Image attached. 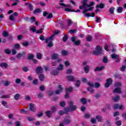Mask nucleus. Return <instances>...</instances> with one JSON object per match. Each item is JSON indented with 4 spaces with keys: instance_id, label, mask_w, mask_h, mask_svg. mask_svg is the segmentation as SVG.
Masks as SVG:
<instances>
[{
    "instance_id": "nucleus-52",
    "label": "nucleus",
    "mask_w": 126,
    "mask_h": 126,
    "mask_svg": "<svg viewBox=\"0 0 126 126\" xmlns=\"http://www.w3.org/2000/svg\"><path fill=\"white\" fill-rule=\"evenodd\" d=\"M30 21L31 23H33V22H35V17H32L30 19Z\"/></svg>"
},
{
    "instance_id": "nucleus-54",
    "label": "nucleus",
    "mask_w": 126,
    "mask_h": 126,
    "mask_svg": "<svg viewBox=\"0 0 126 126\" xmlns=\"http://www.w3.org/2000/svg\"><path fill=\"white\" fill-rule=\"evenodd\" d=\"M68 37L67 36V35H65L63 37V41L66 42V39H68Z\"/></svg>"
},
{
    "instance_id": "nucleus-64",
    "label": "nucleus",
    "mask_w": 126,
    "mask_h": 126,
    "mask_svg": "<svg viewBox=\"0 0 126 126\" xmlns=\"http://www.w3.org/2000/svg\"><path fill=\"white\" fill-rule=\"evenodd\" d=\"M15 82L17 84H19V83H20V82H21V80H20V79H17L15 80Z\"/></svg>"
},
{
    "instance_id": "nucleus-12",
    "label": "nucleus",
    "mask_w": 126,
    "mask_h": 126,
    "mask_svg": "<svg viewBox=\"0 0 126 126\" xmlns=\"http://www.w3.org/2000/svg\"><path fill=\"white\" fill-rule=\"evenodd\" d=\"M115 87H119V88H121L123 86V84L121 83V82H117L115 84H114Z\"/></svg>"
},
{
    "instance_id": "nucleus-9",
    "label": "nucleus",
    "mask_w": 126,
    "mask_h": 126,
    "mask_svg": "<svg viewBox=\"0 0 126 126\" xmlns=\"http://www.w3.org/2000/svg\"><path fill=\"white\" fill-rule=\"evenodd\" d=\"M114 109L115 110L117 109H119V110H124V106L119 105V104H114Z\"/></svg>"
},
{
    "instance_id": "nucleus-57",
    "label": "nucleus",
    "mask_w": 126,
    "mask_h": 126,
    "mask_svg": "<svg viewBox=\"0 0 126 126\" xmlns=\"http://www.w3.org/2000/svg\"><path fill=\"white\" fill-rule=\"evenodd\" d=\"M91 122L92 124H96V119L94 118H92L91 120Z\"/></svg>"
},
{
    "instance_id": "nucleus-25",
    "label": "nucleus",
    "mask_w": 126,
    "mask_h": 126,
    "mask_svg": "<svg viewBox=\"0 0 126 126\" xmlns=\"http://www.w3.org/2000/svg\"><path fill=\"white\" fill-rule=\"evenodd\" d=\"M59 73H60V70L58 69L52 72V74H53L54 75H58Z\"/></svg>"
},
{
    "instance_id": "nucleus-47",
    "label": "nucleus",
    "mask_w": 126,
    "mask_h": 126,
    "mask_svg": "<svg viewBox=\"0 0 126 126\" xmlns=\"http://www.w3.org/2000/svg\"><path fill=\"white\" fill-rule=\"evenodd\" d=\"M90 117H91V116L90 115V114H88V113H86L85 114V119H89V118H90Z\"/></svg>"
},
{
    "instance_id": "nucleus-62",
    "label": "nucleus",
    "mask_w": 126,
    "mask_h": 126,
    "mask_svg": "<svg viewBox=\"0 0 126 126\" xmlns=\"http://www.w3.org/2000/svg\"><path fill=\"white\" fill-rule=\"evenodd\" d=\"M1 98H10V95H2V96H1Z\"/></svg>"
},
{
    "instance_id": "nucleus-18",
    "label": "nucleus",
    "mask_w": 126,
    "mask_h": 126,
    "mask_svg": "<svg viewBox=\"0 0 126 126\" xmlns=\"http://www.w3.org/2000/svg\"><path fill=\"white\" fill-rule=\"evenodd\" d=\"M104 68V66L101 67H97L95 69L94 71H100L101 70H103V69Z\"/></svg>"
},
{
    "instance_id": "nucleus-33",
    "label": "nucleus",
    "mask_w": 126,
    "mask_h": 126,
    "mask_svg": "<svg viewBox=\"0 0 126 126\" xmlns=\"http://www.w3.org/2000/svg\"><path fill=\"white\" fill-rule=\"evenodd\" d=\"M57 69L58 70H63V65L62 64H60Z\"/></svg>"
},
{
    "instance_id": "nucleus-44",
    "label": "nucleus",
    "mask_w": 126,
    "mask_h": 126,
    "mask_svg": "<svg viewBox=\"0 0 126 126\" xmlns=\"http://www.w3.org/2000/svg\"><path fill=\"white\" fill-rule=\"evenodd\" d=\"M92 40V36L91 35H89L88 37H87V41L88 42H90Z\"/></svg>"
},
{
    "instance_id": "nucleus-36",
    "label": "nucleus",
    "mask_w": 126,
    "mask_h": 126,
    "mask_svg": "<svg viewBox=\"0 0 126 126\" xmlns=\"http://www.w3.org/2000/svg\"><path fill=\"white\" fill-rule=\"evenodd\" d=\"M72 91V88L71 87H69L66 89V93H67L68 92H71Z\"/></svg>"
},
{
    "instance_id": "nucleus-55",
    "label": "nucleus",
    "mask_w": 126,
    "mask_h": 126,
    "mask_svg": "<svg viewBox=\"0 0 126 126\" xmlns=\"http://www.w3.org/2000/svg\"><path fill=\"white\" fill-rule=\"evenodd\" d=\"M126 65L122 66L120 69V70H121V71H125L126 70Z\"/></svg>"
},
{
    "instance_id": "nucleus-1",
    "label": "nucleus",
    "mask_w": 126,
    "mask_h": 126,
    "mask_svg": "<svg viewBox=\"0 0 126 126\" xmlns=\"http://www.w3.org/2000/svg\"><path fill=\"white\" fill-rule=\"evenodd\" d=\"M89 0H83L82 3L83 5L82 6H80L79 7L80 9H84V11H83V14H85L87 12V11H90L91 10H93L94 7H89V8H87L88 4H87V1H88Z\"/></svg>"
},
{
    "instance_id": "nucleus-3",
    "label": "nucleus",
    "mask_w": 126,
    "mask_h": 126,
    "mask_svg": "<svg viewBox=\"0 0 126 126\" xmlns=\"http://www.w3.org/2000/svg\"><path fill=\"white\" fill-rule=\"evenodd\" d=\"M54 38V35L50 36L49 38L45 39V43H47L48 44L47 45L48 47L51 48L53 46V39Z\"/></svg>"
},
{
    "instance_id": "nucleus-43",
    "label": "nucleus",
    "mask_w": 126,
    "mask_h": 126,
    "mask_svg": "<svg viewBox=\"0 0 126 126\" xmlns=\"http://www.w3.org/2000/svg\"><path fill=\"white\" fill-rule=\"evenodd\" d=\"M118 57L119 56L118 55L113 54L111 55L112 59H118Z\"/></svg>"
},
{
    "instance_id": "nucleus-34",
    "label": "nucleus",
    "mask_w": 126,
    "mask_h": 126,
    "mask_svg": "<svg viewBox=\"0 0 126 126\" xmlns=\"http://www.w3.org/2000/svg\"><path fill=\"white\" fill-rule=\"evenodd\" d=\"M96 119L98 121V122H102V117L99 115H97L96 116Z\"/></svg>"
},
{
    "instance_id": "nucleus-6",
    "label": "nucleus",
    "mask_w": 126,
    "mask_h": 126,
    "mask_svg": "<svg viewBox=\"0 0 126 126\" xmlns=\"http://www.w3.org/2000/svg\"><path fill=\"white\" fill-rule=\"evenodd\" d=\"M71 40L73 43H74V44L76 46H78V45H80V43H81V41L80 40H78L77 41H75L76 40V37L74 36L71 38Z\"/></svg>"
},
{
    "instance_id": "nucleus-17",
    "label": "nucleus",
    "mask_w": 126,
    "mask_h": 126,
    "mask_svg": "<svg viewBox=\"0 0 126 126\" xmlns=\"http://www.w3.org/2000/svg\"><path fill=\"white\" fill-rule=\"evenodd\" d=\"M86 17H90L91 16L92 17H94L95 16V13H87L86 14Z\"/></svg>"
},
{
    "instance_id": "nucleus-30",
    "label": "nucleus",
    "mask_w": 126,
    "mask_h": 126,
    "mask_svg": "<svg viewBox=\"0 0 126 126\" xmlns=\"http://www.w3.org/2000/svg\"><path fill=\"white\" fill-rule=\"evenodd\" d=\"M104 4L103 3H100L96 6V8H103Z\"/></svg>"
},
{
    "instance_id": "nucleus-28",
    "label": "nucleus",
    "mask_w": 126,
    "mask_h": 126,
    "mask_svg": "<svg viewBox=\"0 0 126 126\" xmlns=\"http://www.w3.org/2000/svg\"><path fill=\"white\" fill-rule=\"evenodd\" d=\"M26 4H27L29 8H30V10H32L33 8V6L32 5V4L30 3H26Z\"/></svg>"
},
{
    "instance_id": "nucleus-42",
    "label": "nucleus",
    "mask_w": 126,
    "mask_h": 126,
    "mask_svg": "<svg viewBox=\"0 0 126 126\" xmlns=\"http://www.w3.org/2000/svg\"><path fill=\"white\" fill-rule=\"evenodd\" d=\"M81 101L83 103V105H85V104H86V99L84 98H82Z\"/></svg>"
},
{
    "instance_id": "nucleus-24",
    "label": "nucleus",
    "mask_w": 126,
    "mask_h": 126,
    "mask_svg": "<svg viewBox=\"0 0 126 126\" xmlns=\"http://www.w3.org/2000/svg\"><path fill=\"white\" fill-rule=\"evenodd\" d=\"M67 79L69 81H73V80H74V77H73V76H68L67 77Z\"/></svg>"
},
{
    "instance_id": "nucleus-31",
    "label": "nucleus",
    "mask_w": 126,
    "mask_h": 126,
    "mask_svg": "<svg viewBox=\"0 0 126 126\" xmlns=\"http://www.w3.org/2000/svg\"><path fill=\"white\" fill-rule=\"evenodd\" d=\"M62 54L63 56H67V55H68V52L65 50H63Z\"/></svg>"
},
{
    "instance_id": "nucleus-5",
    "label": "nucleus",
    "mask_w": 126,
    "mask_h": 126,
    "mask_svg": "<svg viewBox=\"0 0 126 126\" xmlns=\"http://www.w3.org/2000/svg\"><path fill=\"white\" fill-rule=\"evenodd\" d=\"M28 107L30 110V111H32V112L36 111V106H35V104L33 103H30L29 104Z\"/></svg>"
},
{
    "instance_id": "nucleus-11",
    "label": "nucleus",
    "mask_w": 126,
    "mask_h": 126,
    "mask_svg": "<svg viewBox=\"0 0 126 126\" xmlns=\"http://www.w3.org/2000/svg\"><path fill=\"white\" fill-rule=\"evenodd\" d=\"M36 72L38 74H41L43 72V68L41 66L37 67L36 69Z\"/></svg>"
},
{
    "instance_id": "nucleus-13",
    "label": "nucleus",
    "mask_w": 126,
    "mask_h": 126,
    "mask_svg": "<svg viewBox=\"0 0 126 126\" xmlns=\"http://www.w3.org/2000/svg\"><path fill=\"white\" fill-rule=\"evenodd\" d=\"M65 11H72V12H80V10L77 9L76 11H75L74 10H71L70 9H69V8H65Z\"/></svg>"
},
{
    "instance_id": "nucleus-2",
    "label": "nucleus",
    "mask_w": 126,
    "mask_h": 126,
    "mask_svg": "<svg viewBox=\"0 0 126 126\" xmlns=\"http://www.w3.org/2000/svg\"><path fill=\"white\" fill-rule=\"evenodd\" d=\"M69 107L65 108V113L67 114L69 112H73L77 109V106L73 105V101H70L68 102Z\"/></svg>"
},
{
    "instance_id": "nucleus-53",
    "label": "nucleus",
    "mask_w": 126,
    "mask_h": 126,
    "mask_svg": "<svg viewBox=\"0 0 126 126\" xmlns=\"http://www.w3.org/2000/svg\"><path fill=\"white\" fill-rule=\"evenodd\" d=\"M76 87H79V86H80V81L77 80L76 83Z\"/></svg>"
},
{
    "instance_id": "nucleus-49",
    "label": "nucleus",
    "mask_w": 126,
    "mask_h": 126,
    "mask_svg": "<svg viewBox=\"0 0 126 126\" xmlns=\"http://www.w3.org/2000/svg\"><path fill=\"white\" fill-rule=\"evenodd\" d=\"M60 106L61 107H64L65 106V102L63 101L60 102Z\"/></svg>"
},
{
    "instance_id": "nucleus-19",
    "label": "nucleus",
    "mask_w": 126,
    "mask_h": 126,
    "mask_svg": "<svg viewBox=\"0 0 126 126\" xmlns=\"http://www.w3.org/2000/svg\"><path fill=\"white\" fill-rule=\"evenodd\" d=\"M0 66L1 67H4V68H6L7 67V64L5 63H2L0 64Z\"/></svg>"
},
{
    "instance_id": "nucleus-16",
    "label": "nucleus",
    "mask_w": 126,
    "mask_h": 126,
    "mask_svg": "<svg viewBox=\"0 0 126 126\" xmlns=\"http://www.w3.org/2000/svg\"><path fill=\"white\" fill-rule=\"evenodd\" d=\"M59 57L60 55H59V54L57 53H54L52 55V58L53 59V60H56V59H58V58H59Z\"/></svg>"
},
{
    "instance_id": "nucleus-35",
    "label": "nucleus",
    "mask_w": 126,
    "mask_h": 126,
    "mask_svg": "<svg viewBox=\"0 0 126 126\" xmlns=\"http://www.w3.org/2000/svg\"><path fill=\"white\" fill-rule=\"evenodd\" d=\"M114 10H115V7H111L109 9V12H110V13H111V14H114Z\"/></svg>"
},
{
    "instance_id": "nucleus-40",
    "label": "nucleus",
    "mask_w": 126,
    "mask_h": 126,
    "mask_svg": "<svg viewBox=\"0 0 126 126\" xmlns=\"http://www.w3.org/2000/svg\"><path fill=\"white\" fill-rule=\"evenodd\" d=\"M20 112L21 114H28V111H26L24 109H22V110H20Z\"/></svg>"
},
{
    "instance_id": "nucleus-32",
    "label": "nucleus",
    "mask_w": 126,
    "mask_h": 126,
    "mask_svg": "<svg viewBox=\"0 0 126 126\" xmlns=\"http://www.w3.org/2000/svg\"><path fill=\"white\" fill-rule=\"evenodd\" d=\"M64 64L65 66H69L70 65V62H69V61H66L64 62Z\"/></svg>"
},
{
    "instance_id": "nucleus-58",
    "label": "nucleus",
    "mask_w": 126,
    "mask_h": 126,
    "mask_svg": "<svg viewBox=\"0 0 126 126\" xmlns=\"http://www.w3.org/2000/svg\"><path fill=\"white\" fill-rule=\"evenodd\" d=\"M11 52V51L9 49H6L5 50V53L7 54V55H9V54H10Z\"/></svg>"
},
{
    "instance_id": "nucleus-51",
    "label": "nucleus",
    "mask_w": 126,
    "mask_h": 126,
    "mask_svg": "<svg viewBox=\"0 0 126 126\" xmlns=\"http://www.w3.org/2000/svg\"><path fill=\"white\" fill-rule=\"evenodd\" d=\"M14 48H15V49H19V48H20V45H19V44H14Z\"/></svg>"
},
{
    "instance_id": "nucleus-27",
    "label": "nucleus",
    "mask_w": 126,
    "mask_h": 126,
    "mask_svg": "<svg viewBox=\"0 0 126 126\" xmlns=\"http://www.w3.org/2000/svg\"><path fill=\"white\" fill-rule=\"evenodd\" d=\"M124 8L122 7H119L117 8V12L118 13H122L123 12V9Z\"/></svg>"
},
{
    "instance_id": "nucleus-61",
    "label": "nucleus",
    "mask_w": 126,
    "mask_h": 126,
    "mask_svg": "<svg viewBox=\"0 0 126 126\" xmlns=\"http://www.w3.org/2000/svg\"><path fill=\"white\" fill-rule=\"evenodd\" d=\"M9 19L11 21H14V17L13 16V15H11L9 17Z\"/></svg>"
},
{
    "instance_id": "nucleus-45",
    "label": "nucleus",
    "mask_w": 126,
    "mask_h": 126,
    "mask_svg": "<svg viewBox=\"0 0 126 126\" xmlns=\"http://www.w3.org/2000/svg\"><path fill=\"white\" fill-rule=\"evenodd\" d=\"M35 32L37 34H41V33H43V30L40 29V30H38L36 31Z\"/></svg>"
},
{
    "instance_id": "nucleus-10",
    "label": "nucleus",
    "mask_w": 126,
    "mask_h": 126,
    "mask_svg": "<svg viewBox=\"0 0 126 126\" xmlns=\"http://www.w3.org/2000/svg\"><path fill=\"white\" fill-rule=\"evenodd\" d=\"M113 92L120 94V93H122V89L120 87L116 88L113 90Z\"/></svg>"
},
{
    "instance_id": "nucleus-48",
    "label": "nucleus",
    "mask_w": 126,
    "mask_h": 126,
    "mask_svg": "<svg viewBox=\"0 0 126 126\" xmlns=\"http://www.w3.org/2000/svg\"><path fill=\"white\" fill-rule=\"evenodd\" d=\"M116 126H120L122 125V121H118L115 123Z\"/></svg>"
},
{
    "instance_id": "nucleus-50",
    "label": "nucleus",
    "mask_w": 126,
    "mask_h": 126,
    "mask_svg": "<svg viewBox=\"0 0 126 126\" xmlns=\"http://www.w3.org/2000/svg\"><path fill=\"white\" fill-rule=\"evenodd\" d=\"M57 110V107L56 106H53L51 108V111L54 113V112H56V110Z\"/></svg>"
},
{
    "instance_id": "nucleus-29",
    "label": "nucleus",
    "mask_w": 126,
    "mask_h": 126,
    "mask_svg": "<svg viewBox=\"0 0 126 126\" xmlns=\"http://www.w3.org/2000/svg\"><path fill=\"white\" fill-rule=\"evenodd\" d=\"M36 58L38 60H41L42 59V54L37 53Z\"/></svg>"
},
{
    "instance_id": "nucleus-26",
    "label": "nucleus",
    "mask_w": 126,
    "mask_h": 126,
    "mask_svg": "<svg viewBox=\"0 0 126 126\" xmlns=\"http://www.w3.org/2000/svg\"><path fill=\"white\" fill-rule=\"evenodd\" d=\"M113 100L114 102H118V101L120 100V96L119 95L116 96L113 98Z\"/></svg>"
},
{
    "instance_id": "nucleus-20",
    "label": "nucleus",
    "mask_w": 126,
    "mask_h": 126,
    "mask_svg": "<svg viewBox=\"0 0 126 126\" xmlns=\"http://www.w3.org/2000/svg\"><path fill=\"white\" fill-rule=\"evenodd\" d=\"M47 117H48V118H51V116H52V112L50 111H47L45 113Z\"/></svg>"
},
{
    "instance_id": "nucleus-14",
    "label": "nucleus",
    "mask_w": 126,
    "mask_h": 126,
    "mask_svg": "<svg viewBox=\"0 0 126 126\" xmlns=\"http://www.w3.org/2000/svg\"><path fill=\"white\" fill-rule=\"evenodd\" d=\"M89 68H90V67L88 65L84 66V70L85 73H88V72H89Z\"/></svg>"
},
{
    "instance_id": "nucleus-21",
    "label": "nucleus",
    "mask_w": 126,
    "mask_h": 126,
    "mask_svg": "<svg viewBox=\"0 0 126 126\" xmlns=\"http://www.w3.org/2000/svg\"><path fill=\"white\" fill-rule=\"evenodd\" d=\"M88 91L91 93V94L94 93V89H93V87H88Z\"/></svg>"
},
{
    "instance_id": "nucleus-59",
    "label": "nucleus",
    "mask_w": 126,
    "mask_h": 126,
    "mask_svg": "<svg viewBox=\"0 0 126 126\" xmlns=\"http://www.w3.org/2000/svg\"><path fill=\"white\" fill-rule=\"evenodd\" d=\"M60 5H61L62 6H64V7H66V6H69L68 4H65L63 3H60Z\"/></svg>"
},
{
    "instance_id": "nucleus-15",
    "label": "nucleus",
    "mask_w": 126,
    "mask_h": 126,
    "mask_svg": "<svg viewBox=\"0 0 126 126\" xmlns=\"http://www.w3.org/2000/svg\"><path fill=\"white\" fill-rule=\"evenodd\" d=\"M71 121L69 119H65L63 121V124L64 125H68V124H70Z\"/></svg>"
},
{
    "instance_id": "nucleus-8",
    "label": "nucleus",
    "mask_w": 126,
    "mask_h": 126,
    "mask_svg": "<svg viewBox=\"0 0 126 126\" xmlns=\"http://www.w3.org/2000/svg\"><path fill=\"white\" fill-rule=\"evenodd\" d=\"M58 89L59 90H56L55 91V93L56 94H61V93H62V91H63V86L60 85L59 86H58Z\"/></svg>"
},
{
    "instance_id": "nucleus-37",
    "label": "nucleus",
    "mask_w": 126,
    "mask_h": 126,
    "mask_svg": "<svg viewBox=\"0 0 126 126\" xmlns=\"http://www.w3.org/2000/svg\"><path fill=\"white\" fill-rule=\"evenodd\" d=\"M94 4H95V2H90V4L87 6V8H89V7H92L91 6H92L93 5H94Z\"/></svg>"
},
{
    "instance_id": "nucleus-60",
    "label": "nucleus",
    "mask_w": 126,
    "mask_h": 126,
    "mask_svg": "<svg viewBox=\"0 0 126 126\" xmlns=\"http://www.w3.org/2000/svg\"><path fill=\"white\" fill-rule=\"evenodd\" d=\"M1 104L3 106H4V107H5V106H6V105H7V102L5 101H2L1 102Z\"/></svg>"
},
{
    "instance_id": "nucleus-56",
    "label": "nucleus",
    "mask_w": 126,
    "mask_h": 126,
    "mask_svg": "<svg viewBox=\"0 0 126 126\" xmlns=\"http://www.w3.org/2000/svg\"><path fill=\"white\" fill-rule=\"evenodd\" d=\"M120 115V112L118 111H116L114 113V117H118Z\"/></svg>"
},
{
    "instance_id": "nucleus-4",
    "label": "nucleus",
    "mask_w": 126,
    "mask_h": 126,
    "mask_svg": "<svg viewBox=\"0 0 126 126\" xmlns=\"http://www.w3.org/2000/svg\"><path fill=\"white\" fill-rule=\"evenodd\" d=\"M94 55H99L102 53V48L100 46L97 45L95 48V50L94 51Z\"/></svg>"
},
{
    "instance_id": "nucleus-46",
    "label": "nucleus",
    "mask_w": 126,
    "mask_h": 126,
    "mask_svg": "<svg viewBox=\"0 0 126 126\" xmlns=\"http://www.w3.org/2000/svg\"><path fill=\"white\" fill-rule=\"evenodd\" d=\"M94 86L95 88H99L100 87V84L99 83H95L94 84Z\"/></svg>"
},
{
    "instance_id": "nucleus-41",
    "label": "nucleus",
    "mask_w": 126,
    "mask_h": 126,
    "mask_svg": "<svg viewBox=\"0 0 126 126\" xmlns=\"http://www.w3.org/2000/svg\"><path fill=\"white\" fill-rule=\"evenodd\" d=\"M2 34L4 37H7L8 36V32L6 31H3Z\"/></svg>"
},
{
    "instance_id": "nucleus-23",
    "label": "nucleus",
    "mask_w": 126,
    "mask_h": 126,
    "mask_svg": "<svg viewBox=\"0 0 126 126\" xmlns=\"http://www.w3.org/2000/svg\"><path fill=\"white\" fill-rule=\"evenodd\" d=\"M10 83H11L10 81H5L4 82V85H5V86H9V85H10Z\"/></svg>"
},
{
    "instance_id": "nucleus-63",
    "label": "nucleus",
    "mask_w": 126,
    "mask_h": 126,
    "mask_svg": "<svg viewBox=\"0 0 126 126\" xmlns=\"http://www.w3.org/2000/svg\"><path fill=\"white\" fill-rule=\"evenodd\" d=\"M43 113L42 112H40L38 113H37V117H38L39 118L42 117V116H43Z\"/></svg>"
},
{
    "instance_id": "nucleus-7",
    "label": "nucleus",
    "mask_w": 126,
    "mask_h": 126,
    "mask_svg": "<svg viewBox=\"0 0 126 126\" xmlns=\"http://www.w3.org/2000/svg\"><path fill=\"white\" fill-rule=\"evenodd\" d=\"M112 82H113V80H112L111 78H109L107 79V80L106 81V83L105 84V87L106 88H108V87H109V86H110V85L112 84Z\"/></svg>"
},
{
    "instance_id": "nucleus-39",
    "label": "nucleus",
    "mask_w": 126,
    "mask_h": 126,
    "mask_svg": "<svg viewBox=\"0 0 126 126\" xmlns=\"http://www.w3.org/2000/svg\"><path fill=\"white\" fill-rule=\"evenodd\" d=\"M88 85H89V87H94V83L93 82H88Z\"/></svg>"
},
{
    "instance_id": "nucleus-22",
    "label": "nucleus",
    "mask_w": 126,
    "mask_h": 126,
    "mask_svg": "<svg viewBox=\"0 0 126 126\" xmlns=\"http://www.w3.org/2000/svg\"><path fill=\"white\" fill-rule=\"evenodd\" d=\"M20 97V94H17L14 96V99L16 101H18V100H19Z\"/></svg>"
},
{
    "instance_id": "nucleus-38",
    "label": "nucleus",
    "mask_w": 126,
    "mask_h": 126,
    "mask_svg": "<svg viewBox=\"0 0 126 126\" xmlns=\"http://www.w3.org/2000/svg\"><path fill=\"white\" fill-rule=\"evenodd\" d=\"M39 78L40 80V81H43L44 80L45 77H44V75L41 74L39 76Z\"/></svg>"
}]
</instances>
